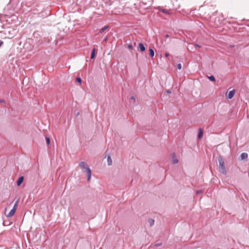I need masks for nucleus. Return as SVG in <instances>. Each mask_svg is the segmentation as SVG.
I'll use <instances>...</instances> for the list:
<instances>
[{
	"instance_id": "17",
	"label": "nucleus",
	"mask_w": 249,
	"mask_h": 249,
	"mask_svg": "<svg viewBox=\"0 0 249 249\" xmlns=\"http://www.w3.org/2000/svg\"><path fill=\"white\" fill-rule=\"evenodd\" d=\"M149 222L150 224V226H152L154 224V220L152 219H150L149 220Z\"/></svg>"
},
{
	"instance_id": "28",
	"label": "nucleus",
	"mask_w": 249,
	"mask_h": 249,
	"mask_svg": "<svg viewBox=\"0 0 249 249\" xmlns=\"http://www.w3.org/2000/svg\"><path fill=\"white\" fill-rule=\"evenodd\" d=\"M7 211V208H5V212H6Z\"/></svg>"
},
{
	"instance_id": "10",
	"label": "nucleus",
	"mask_w": 249,
	"mask_h": 249,
	"mask_svg": "<svg viewBox=\"0 0 249 249\" xmlns=\"http://www.w3.org/2000/svg\"><path fill=\"white\" fill-rule=\"evenodd\" d=\"M160 11H161L162 13H165L166 14H170V13H171L170 10H168L163 9H160Z\"/></svg>"
},
{
	"instance_id": "16",
	"label": "nucleus",
	"mask_w": 249,
	"mask_h": 249,
	"mask_svg": "<svg viewBox=\"0 0 249 249\" xmlns=\"http://www.w3.org/2000/svg\"><path fill=\"white\" fill-rule=\"evenodd\" d=\"M209 79L212 81H215V79L213 76H210L209 77Z\"/></svg>"
},
{
	"instance_id": "14",
	"label": "nucleus",
	"mask_w": 249,
	"mask_h": 249,
	"mask_svg": "<svg viewBox=\"0 0 249 249\" xmlns=\"http://www.w3.org/2000/svg\"><path fill=\"white\" fill-rule=\"evenodd\" d=\"M18 200H17V202L15 203V204L14 205V207L13 209H14L15 210H17L18 205Z\"/></svg>"
},
{
	"instance_id": "11",
	"label": "nucleus",
	"mask_w": 249,
	"mask_h": 249,
	"mask_svg": "<svg viewBox=\"0 0 249 249\" xmlns=\"http://www.w3.org/2000/svg\"><path fill=\"white\" fill-rule=\"evenodd\" d=\"M96 50L95 48L93 49L91 54V59H93L95 57Z\"/></svg>"
},
{
	"instance_id": "6",
	"label": "nucleus",
	"mask_w": 249,
	"mask_h": 249,
	"mask_svg": "<svg viewBox=\"0 0 249 249\" xmlns=\"http://www.w3.org/2000/svg\"><path fill=\"white\" fill-rule=\"evenodd\" d=\"M139 48L142 52H143L145 50V48L142 43H139Z\"/></svg>"
},
{
	"instance_id": "27",
	"label": "nucleus",
	"mask_w": 249,
	"mask_h": 249,
	"mask_svg": "<svg viewBox=\"0 0 249 249\" xmlns=\"http://www.w3.org/2000/svg\"><path fill=\"white\" fill-rule=\"evenodd\" d=\"M107 38H105V41H107Z\"/></svg>"
},
{
	"instance_id": "4",
	"label": "nucleus",
	"mask_w": 249,
	"mask_h": 249,
	"mask_svg": "<svg viewBox=\"0 0 249 249\" xmlns=\"http://www.w3.org/2000/svg\"><path fill=\"white\" fill-rule=\"evenodd\" d=\"M16 210L12 209L10 212L6 215L7 217H10L13 216L15 213Z\"/></svg>"
},
{
	"instance_id": "1",
	"label": "nucleus",
	"mask_w": 249,
	"mask_h": 249,
	"mask_svg": "<svg viewBox=\"0 0 249 249\" xmlns=\"http://www.w3.org/2000/svg\"><path fill=\"white\" fill-rule=\"evenodd\" d=\"M79 166L83 170L85 169V171L87 172L88 175V181H89L91 178V172L87 164L85 162L82 161L79 163Z\"/></svg>"
},
{
	"instance_id": "13",
	"label": "nucleus",
	"mask_w": 249,
	"mask_h": 249,
	"mask_svg": "<svg viewBox=\"0 0 249 249\" xmlns=\"http://www.w3.org/2000/svg\"><path fill=\"white\" fill-rule=\"evenodd\" d=\"M107 161L108 165H110L112 164V160H111V157L109 156H108V157H107Z\"/></svg>"
},
{
	"instance_id": "20",
	"label": "nucleus",
	"mask_w": 249,
	"mask_h": 249,
	"mask_svg": "<svg viewBox=\"0 0 249 249\" xmlns=\"http://www.w3.org/2000/svg\"><path fill=\"white\" fill-rule=\"evenodd\" d=\"M177 68L178 70H180L181 69V64H178L177 65Z\"/></svg>"
},
{
	"instance_id": "8",
	"label": "nucleus",
	"mask_w": 249,
	"mask_h": 249,
	"mask_svg": "<svg viewBox=\"0 0 249 249\" xmlns=\"http://www.w3.org/2000/svg\"><path fill=\"white\" fill-rule=\"evenodd\" d=\"M240 157L242 160H247L248 158V154L246 153H243L241 154Z\"/></svg>"
},
{
	"instance_id": "5",
	"label": "nucleus",
	"mask_w": 249,
	"mask_h": 249,
	"mask_svg": "<svg viewBox=\"0 0 249 249\" xmlns=\"http://www.w3.org/2000/svg\"><path fill=\"white\" fill-rule=\"evenodd\" d=\"M23 180H24L23 177H20V178H19L18 179V180L17 182V185L20 186L21 185V184L23 182Z\"/></svg>"
},
{
	"instance_id": "24",
	"label": "nucleus",
	"mask_w": 249,
	"mask_h": 249,
	"mask_svg": "<svg viewBox=\"0 0 249 249\" xmlns=\"http://www.w3.org/2000/svg\"><path fill=\"white\" fill-rule=\"evenodd\" d=\"M196 46L198 47V48H200V46L198 45V44H196Z\"/></svg>"
},
{
	"instance_id": "7",
	"label": "nucleus",
	"mask_w": 249,
	"mask_h": 249,
	"mask_svg": "<svg viewBox=\"0 0 249 249\" xmlns=\"http://www.w3.org/2000/svg\"><path fill=\"white\" fill-rule=\"evenodd\" d=\"M178 162V159L176 158L175 154H173L172 155V163L173 164H176Z\"/></svg>"
},
{
	"instance_id": "22",
	"label": "nucleus",
	"mask_w": 249,
	"mask_h": 249,
	"mask_svg": "<svg viewBox=\"0 0 249 249\" xmlns=\"http://www.w3.org/2000/svg\"><path fill=\"white\" fill-rule=\"evenodd\" d=\"M165 56H166V57H168V56H169V54L168 53H165Z\"/></svg>"
},
{
	"instance_id": "18",
	"label": "nucleus",
	"mask_w": 249,
	"mask_h": 249,
	"mask_svg": "<svg viewBox=\"0 0 249 249\" xmlns=\"http://www.w3.org/2000/svg\"><path fill=\"white\" fill-rule=\"evenodd\" d=\"M46 142H47L48 145L50 144V140L49 138L46 137Z\"/></svg>"
},
{
	"instance_id": "9",
	"label": "nucleus",
	"mask_w": 249,
	"mask_h": 249,
	"mask_svg": "<svg viewBox=\"0 0 249 249\" xmlns=\"http://www.w3.org/2000/svg\"><path fill=\"white\" fill-rule=\"evenodd\" d=\"M202 136H203V130L202 129L199 128L198 134V138L199 139H201L202 137Z\"/></svg>"
},
{
	"instance_id": "12",
	"label": "nucleus",
	"mask_w": 249,
	"mask_h": 249,
	"mask_svg": "<svg viewBox=\"0 0 249 249\" xmlns=\"http://www.w3.org/2000/svg\"><path fill=\"white\" fill-rule=\"evenodd\" d=\"M150 55L151 57H153L154 56V51L152 49H150L149 50Z\"/></svg>"
},
{
	"instance_id": "26",
	"label": "nucleus",
	"mask_w": 249,
	"mask_h": 249,
	"mask_svg": "<svg viewBox=\"0 0 249 249\" xmlns=\"http://www.w3.org/2000/svg\"><path fill=\"white\" fill-rule=\"evenodd\" d=\"M165 36H166V37H169V36L167 34V35H166Z\"/></svg>"
},
{
	"instance_id": "19",
	"label": "nucleus",
	"mask_w": 249,
	"mask_h": 249,
	"mask_svg": "<svg viewBox=\"0 0 249 249\" xmlns=\"http://www.w3.org/2000/svg\"><path fill=\"white\" fill-rule=\"evenodd\" d=\"M76 80L77 82H78L79 83H81V79L80 77H77L76 79Z\"/></svg>"
},
{
	"instance_id": "23",
	"label": "nucleus",
	"mask_w": 249,
	"mask_h": 249,
	"mask_svg": "<svg viewBox=\"0 0 249 249\" xmlns=\"http://www.w3.org/2000/svg\"><path fill=\"white\" fill-rule=\"evenodd\" d=\"M3 42L2 41H0V47L2 45Z\"/></svg>"
},
{
	"instance_id": "21",
	"label": "nucleus",
	"mask_w": 249,
	"mask_h": 249,
	"mask_svg": "<svg viewBox=\"0 0 249 249\" xmlns=\"http://www.w3.org/2000/svg\"><path fill=\"white\" fill-rule=\"evenodd\" d=\"M128 49H129L130 50H132L133 49V46L132 45L130 44V45H128Z\"/></svg>"
},
{
	"instance_id": "3",
	"label": "nucleus",
	"mask_w": 249,
	"mask_h": 249,
	"mask_svg": "<svg viewBox=\"0 0 249 249\" xmlns=\"http://www.w3.org/2000/svg\"><path fill=\"white\" fill-rule=\"evenodd\" d=\"M235 91L234 90L230 91L227 95V97L229 99H231L233 97L234 95L235 94Z\"/></svg>"
},
{
	"instance_id": "25",
	"label": "nucleus",
	"mask_w": 249,
	"mask_h": 249,
	"mask_svg": "<svg viewBox=\"0 0 249 249\" xmlns=\"http://www.w3.org/2000/svg\"><path fill=\"white\" fill-rule=\"evenodd\" d=\"M200 193H201V191H197L196 192V193H197V194Z\"/></svg>"
},
{
	"instance_id": "15",
	"label": "nucleus",
	"mask_w": 249,
	"mask_h": 249,
	"mask_svg": "<svg viewBox=\"0 0 249 249\" xmlns=\"http://www.w3.org/2000/svg\"><path fill=\"white\" fill-rule=\"evenodd\" d=\"M107 28H108V26H105V27H103V28H102V29L100 30V32H99V33H103V32H104V31H105V30H106Z\"/></svg>"
},
{
	"instance_id": "2",
	"label": "nucleus",
	"mask_w": 249,
	"mask_h": 249,
	"mask_svg": "<svg viewBox=\"0 0 249 249\" xmlns=\"http://www.w3.org/2000/svg\"><path fill=\"white\" fill-rule=\"evenodd\" d=\"M218 163L220 172L223 174H226V170L224 164V161L221 157L218 158Z\"/></svg>"
}]
</instances>
